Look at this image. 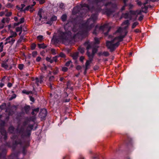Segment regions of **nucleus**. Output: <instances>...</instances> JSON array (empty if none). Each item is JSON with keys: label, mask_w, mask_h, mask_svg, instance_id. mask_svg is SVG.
Returning a JSON list of instances; mask_svg holds the SVG:
<instances>
[{"label": "nucleus", "mask_w": 159, "mask_h": 159, "mask_svg": "<svg viewBox=\"0 0 159 159\" xmlns=\"http://www.w3.org/2000/svg\"><path fill=\"white\" fill-rule=\"evenodd\" d=\"M91 58H90V59L89 60L87 61L85 63V72H86V70L89 68V65L92 62Z\"/></svg>", "instance_id": "9d476101"}, {"label": "nucleus", "mask_w": 159, "mask_h": 159, "mask_svg": "<svg viewBox=\"0 0 159 159\" xmlns=\"http://www.w3.org/2000/svg\"><path fill=\"white\" fill-rule=\"evenodd\" d=\"M54 78V77L53 76H52L51 77H50L49 78V80H52Z\"/></svg>", "instance_id": "69168bd1"}, {"label": "nucleus", "mask_w": 159, "mask_h": 159, "mask_svg": "<svg viewBox=\"0 0 159 159\" xmlns=\"http://www.w3.org/2000/svg\"><path fill=\"white\" fill-rule=\"evenodd\" d=\"M38 47L39 48H45L46 46L45 45L44 43L41 44H38Z\"/></svg>", "instance_id": "2eb2a0df"}, {"label": "nucleus", "mask_w": 159, "mask_h": 159, "mask_svg": "<svg viewBox=\"0 0 159 159\" xmlns=\"http://www.w3.org/2000/svg\"><path fill=\"white\" fill-rule=\"evenodd\" d=\"M14 20L16 21H17V20H18V18H17V17H14Z\"/></svg>", "instance_id": "0e129e2a"}, {"label": "nucleus", "mask_w": 159, "mask_h": 159, "mask_svg": "<svg viewBox=\"0 0 159 159\" xmlns=\"http://www.w3.org/2000/svg\"><path fill=\"white\" fill-rule=\"evenodd\" d=\"M24 39L23 37H20L19 39L18 40V42L20 43Z\"/></svg>", "instance_id": "79ce46f5"}, {"label": "nucleus", "mask_w": 159, "mask_h": 159, "mask_svg": "<svg viewBox=\"0 0 159 159\" xmlns=\"http://www.w3.org/2000/svg\"><path fill=\"white\" fill-rule=\"evenodd\" d=\"M129 25L128 20L124 21L122 24V26H124L123 27L124 28H119L114 34L113 39L110 41L107 42V46L111 51H113L119 46L120 42L122 41L126 36L127 34L126 29Z\"/></svg>", "instance_id": "f257e3e1"}, {"label": "nucleus", "mask_w": 159, "mask_h": 159, "mask_svg": "<svg viewBox=\"0 0 159 159\" xmlns=\"http://www.w3.org/2000/svg\"><path fill=\"white\" fill-rule=\"evenodd\" d=\"M22 30V28L20 27H17L16 29V31L17 32L20 31V33L19 34V35L21 34Z\"/></svg>", "instance_id": "a211bd4d"}, {"label": "nucleus", "mask_w": 159, "mask_h": 159, "mask_svg": "<svg viewBox=\"0 0 159 159\" xmlns=\"http://www.w3.org/2000/svg\"><path fill=\"white\" fill-rule=\"evenodd\" d=\"M4 85V84L2 83H1L0 84V87H2Z\"/></svg>", "instance_id": "e2e57ef3"}, {"label": "nucleus", "mask_w": 159, "mask_h": 159, "mask_svg": "<svg viewBox=\"0 0 159 159\" xmlns=\"http://www.w3.org/2000/svg\"><path fill=\"white\" fill-rule=\"evenodd\" d=\"M24 67V65L23 64H19V68L20 70H22Z\"/></svg>", "instance_id": "c9c22d12"}, {"label": "nucleus", "mask_w": 159, "mask_h": 159, "mask_svg": "<svg viewBox=\"0 0 159 159\" xmlns=\"http://www.w3.org/2000/svg\"><path fill=\"white\" fill-rule=\"evenodd\" d=\"M78 56V53H76L73 54L72 56V57L74 59H77Z\"/></svg>", "instance_id": "4be33fe9"}, {"label": "nucleus", "mask_w": 159, "mask_h": 159, "mask_svg": "<svg viewBox=\"0 0 159 159\" xmlns=\"http://www.w3.org/2000/svg\"><path fill=\"white\" fill-rule=\"evenodd\" d=\"M52 60H53V61H55L56 62L57 60V58L56 57H53V59Z\"/></svg>", "instance_id": "bf43d9fd"}, {"label": "nucleus", "mask_w": 159, "mask_h": 159, "mask_svg": "<svg viewBox=\"0 0 159 159\" xmlns=\"http://www.w3.org/2000/svg\"><path fill=\"white\" fill-rule=\"evenodd\" d=\"M57 20V17L56 16H53L50 18V20L47 21L46 24L49 25H51L53 22L56 21Z\"/></svg>", "instance_id": "20e7f679"}, {"label": "nucleus", "mask_w": 159, "mask_h": 159, "mask_svg": "<svg viewBox=\"0 0 159 159\" xmlns=\"http://www.w3.org/2000/svg\"><path fill=\"white\" fill-rule=\"evenodd\" d=\"M21 6V9L22 10L25 7V5L24 4H22Z\"/></svg>", "instance_id": "052dcab7"}, {"label": "nucleus", "mask_w": 159, "mask_h": 159, "mask_svg": "<svg viewBox=\"0 0 159 159\" xmlns=\"http://www.w3.org/2000/svg\"><path fill=\"white\" fill-rule=\"evenodd\" d=\"M81 69V67L80 66H76V69L78 70H80Z\"/></svg>", "instance_id": "09e8293b"}, {"label": "nucleus", "mask_w": 159, "mask_h": 159, "mask_svg": "<svg viewBox=\"0 0 159 159\" xmlns=\"http://www.w3.org/2000/svg\"><path fill=\"white\" fill-rule=\"evenodd\" d=\"M137 3L139 5H141V2H138Z\"/></svg>", "instance_id": "338daca9"}, {"label": "nucleus", "mask_w": 159, "mask_h": 159, "mask_svg": "<svg viewBox=\"0 0 159 159\" xmlns=\"http://www.w3.org/2000/svg\"><path fill=\"white\" fill-rule=\"evenodd\" d=\"M129 14L131 15H136V11H130L129 12Z\"/></svg>", "instance_id": "2f4dec72"}, {"label": "nucleus", "mask_w": 159, "mask_h": 159, "mask_svg": "<svg viewBox=\"0 0 159 159\" xmlns=\"http://www.w3.org/2000/svg\"><path fill=\"white\" fill-rule=\"evenodd\" d=\"M67 70H68V69L66 67H62V71H64V72H66V71H67Z\"/></svg>", "instance_id": "a19ab883"}, {"label": "nucleus", "mask_w": 159, "mask_h": 159, "mask_svg": "<svg viewBox=\"0 0 159 159\" xmlns=\"http://www.w3.org/2000/svg\"><path fill=\"white\" fill-rule=\"evenodd\" d=\"M79 51L81 53H83L84 52V49L82 48H80Z\"/></svg>", "instance_id": "72a5a7b5"}, {"label": "nucleus", "mask_w": 159, "mask_h": 159, "mask_svg": "<svg viewBox=\"0 0 159 159\" xmlns=\"http://www.w3.org/2000/svg\"><path fill=\"white\" fill-rule=\"evenodd\" d=\"M138 24V23L137 22H134L133 24L132 27L133 29Z\"/></svg>", "instance_id": "a878e982"}, {"label": "nucleus", "mask_w": 159, "mask_h": 159, "mask_svg": "<svg viewBox=\"0 0 159 159\" xmlns=\"http://www.w3.org/2000/svg\"><path fill=\"white\" fill-rule=\"evenodd\" d=\"M91 46L90 45H88L87 47V49L88 51L90 49V48H91Z\"/></svg>", "instance_id": "13d9d810"}, {"label": "nucleus", "mask_w": 159, "mask_h": 159, "mask_svg": "<svg viewBox=\"0 0 159 159\" xmlns=\"http://www.w3.org/2000/svg\"><path fill=\"white\" fill-rule=\"evenodd\" d=\"M11 12H7V11L5 13V16H9L11 15Z\"/></svg>", "instance_id": "c756f323"}, {"label": "nucleus", "mask_w": 159, "mask_h": 159, "mask_svg": "<svg viewBox=\"0 0 159 159\" xmlns=\"http://www.w3.org/2000/svg\"><path fill=\"white\" fill-rule=\"evenodd\" d=\"M97 49L95 48H93V49L92 50V54H90L88 51L87 52V55L88 57L90 58H92L93 57L94 54L96 52H97Z\"/></svg>", "instance_id": "1a4fd4ad"}, {"label": "nucleus", "mask_w": 159, "mask_h": 159, "mask_svg": "<svg viewBox=\"0 0 159 159\" xmlns=\"http://www.w3.org/2000/svg\"><path fill=\"white\" fill-rule=\"evenodd\" d=\"M39 1L40 4H42L44 3L45 2V1L44 0H39Z\"/></svg>", "instance_id": "a18cd8bd"}, {"label": "nucleus", "mask_w": 159, "mask_h": 159, "mask_svg": "<svg viewBox=\"0 0 159 159\" xmlns=\"http://www.w3.org/2000/svg\"><path fill=\"white\" fill-rule=\"evenodd\" d=\"M84 59V57H81L80 58V60L81 61H83Z\"/></svg>", "instance_id": "6e6d98bb"}, {"label": "nucleus", "mask_w": 159, "mask_h": 159, "mask_svg": "<svg viewBox=\"0 0 159 159\" xmlns=\"http://www.w3.org/2000/svg\"><path fill=\"white\" fill-rule=\"evenodd\" d=\"M46 69H47L46 66H45V65L44 64H43V66L41 68V70H42V71H43L44 70H46Z\"/></svg>", "instance_id": "7c9ffc66"}, {"label": "nucleus", "mask_w": 159, "mask_h": 159, "mask_svg": "<svg viewBox=\"0 0 159 159\" xmlns=\"http://www.w3.org/2000/svg\"><path fill=\"white\" fill-rule=\"evenodd\" d=\"M7 6L8 8H10L12 7L13 6V5L11 3H8L7 4Z\"/></svg>", "instance_id": "37998d69"}, {"label": "nucleus", "mask_w": 159, "mask_h": 159, "mask_svg": "<svg viewBox=\"0 0 159 159\" xmlns=\"http://www.w3.org/2000/svg\"><path fill=\"white\" fill-rule=\"evenodd\" d=\"M10 37H11L12 38H13L16 37L17 35V34L15 32H14L12 31H10Z\"/></svg>", "instance_id": "ddd939ff"}, {"label": "nucleus", "mask_w": 159, "mask_h": 159, "mask_svg": "<svg viewBox=\"0 0 159 159\" xmlns=\"http://www.w3.org/2000/svg\"><path fill=\"white\" fill-rule=\"evenodd\" d=\"M94 41L95 44H98L99 43V39L97 38H94Z\"/></svg>", "instance_id": "473e14b6"}, {"label": "nucleus", "mask_w": 159, "mask_h": 159, "mask_svg": "<svg viewBox=\"0 0 159 159\" xmlns=\"http://www.w3.org/2000/svg\"><path fill=\"white\" fill-rule=\"evenodd\" d=\"M64 7V5L63 3H61L60 5V7L61 8H62Z\"/></svg>", "instance_id": "603ef678"}, {"label": "nucleus", "mask_w": 159, "mask_h": 159, "mask_svg": "<svg viewBox=\"0 0 159 159\" xmlns=\"http://www.w3.org/2000/svg\"><path fill=\"white\" fill-rule=\"evenodd\" d=\"M37 39L39 41H41L43 39V36L42 35L39 36L37 37Z\"/></svg>", "instance_id": "c85d7f7f"}, {"label": "nucleus", "mask_w": 159, "mask_h": 159, "mask_svg": "<svg viewBox=\"0 0 159 159\" xmlns=\"http://www.w3.org/2000/svg\"><path fill=\"white\" fill-rule=\"evenodd\" d=\"M2 66L6 69H7L8 67V65L6 63H2Z\"/></svg>", "instance_id": "4468645a"}, {"label": "nucleus", "mask_w": 159, "mask_h": 159, "mask_svg": "<svg viewBox=\"0 0 159 159\" xmlns=\"http://www.w3.org/2000/svg\"><path fill=\"white\" fill-rule=\"evenodd\" d=\"M23 92L24 93H25L26 94H29L30 93H31L30 92H26L25 90H24L23 91Z\"/></svg>", "instance_id": "3c124183"}, {"label": "nucleus", "mask_w": 159, "mask_h": 159, "mask_svg": "<svg viewBox=\"0 0 159 159\" xmlns=\"http://www.w3.org/2000/svg\"><path fill=\"white\" fill-rule=\"evenodd\" d=\"M47 113V111L46 109H43L41 110L39 113V116L41 118L45 117Z\"/></svg>", "instance_id": "39448f33"}, {"label": "nucleus", "mask_w": 159, "mask_h": 159, "mask_svg": "<svg viewBox=\"0 0 159 159\" xmlns=\"http://www.w3.org/2000/svg\"><path fill=\"white\" fill-rule=\"evenodd\" d=\"M41 59V57H37L36 60L37 61H39Z\"/></svg>", "instance_id": "de8ad7c7"}, {"label": "nucleus", "mask_w": 159, "mask_h": 159, "mask_svg": "<svg viewBox=\"0 0 159 159\" xmlns=\"http://www.w3.org/2000/svg\"><path fill=\"white\" fill-rule=\"evenodd\" d=\"M46 60L47 61L50 62L51 63L53 62V60L52 59L50 58L47 57L46 58Z\"/></svg>", "instance_id": "5701e85b"}, {"label": "nucleus", "mask_w": 159, "mask_h": 159, "mask_svg": "<svg viewBox=\"0 0 159 159\" xmlns=\"http://www.w3.org/2000/svg\"><path fill=\"white\" fill-rule=\"evenodd\" d=\"M30 100L32 102H34V98L32 97H30Z\"/></svg>", "instance_id": "4d7b16f0"}, {"label": "nucleus", "mask_w": 159, "mask_h": 159, "mask_svg": "<svg viewBox=\"0 0 159 159\" xmlns=\"http://www.w3.org/2000/svg\"><path fill=\"white\" fill-rule=\"evenodd\" d=\"M102 55L105 56H108L109 55V53L107 52H104L102 53Z\"/></svg>", "instance_id": "e433bc0d"}, {"label": "nucleus", "mask_w": 159, "mask_h": 159, "mask_svg": "<svg viewBox=\"0 0 159 159\" xmlns=\"http://www.w3.org/2000/svg\"><path fill=\"white\" fill-rule=\"evenodd\" d=\"M3 43L2 42L0 43V52H2L3 51Z\"/></svg>", "instance_id": "412c9836"}, {"label": "nucleus", "mask_w": 159, "mask_h": 159, "mask_svg": "<svg viewBox=\"0 0 159 159\" xmlns=\"http://www.w3.org/2000/svg\"><path fill=\"white\" fill-rule=\"evenodd\" d=\"M25 110L26 112L29 111L30 109V107L29 106H27L24 107Z\"/></svg>", "instance_id": "dca6fc26"}, {"label": "nucleus", "mask_w": 159, "mask_h": 159, "mask_svg": "<svg viewBox=\"0 0 159 159\" xmlns=\"http://www.w3.org/2000/svg\"><path fill=\"white\" fill-rule=\"evenodd\" d=\"M83 7H86L88 8V9H89V8L88 5L86 4H84L83 5Z\"/></svg>", "instance_id": "8fccbe9b"}, {"label": "nucleus", "mask_w": 159, "mask_h": 159, "mask_svg": "<svg viewBox=\"0 0 159 159\" xmlns=\"http://www.w3.org/2000/svg\"><path fill=\"white\" fill-rule=\"evenodd\" d=\"M37 52H34L32 53V56L34 57H35L37 55Z\"/></svg>", "instance_id": "f704fd0d"}, {"label": "nucleus", "mask_w": 159, "mask_h": 159, "mask_svg": "<svg viewBox=\"0 0 159 159\" xmlns=\"http://www.w3.org/2000/svg\"><path fill=\"white\" fill-rule=\"evenodd\" d=\"M67 33H59L58 39L61 40L65 39L67 36Z\"/></svg>", "instance_id": "423d86ee"}, {"label": "nucleus", "mask_w": 159, "mask_h": 159, "mask_svg": "<svg viewBox=\"0 0 159 159\" xmlns=\"http://www.w3.org/2000/svg\"><path fill=\"white\" fill-rule=\"evenodd\" d=\"M97 16L96 15L92 16L91 18L89 19L86 23V25L88 26V29H90L93 26V24L97 19Z\"/></svg>", "instance_id": "f03ea898"}, {"label": "nucleus", "mask_w": 159, "mask_h": 159, "mask_svg": "<svg viewBox=\"0 0 159 159\" xmlns=\"http://www.w3.org/2000/svg\"><path fill=\"white\" fill-rule=\"evenodd\" d=\"M36 47V45L35 44H32L31 46V49L33 50L35 49V48Z\"/></svg>", "instance_id": "ea45409f"}, {"label": "nucleus", "mask_w": 159, "mask_h": 159, "mask_svg": "<svg viewBox=\"0 0 159 159\" xmlns=\"http://www.w3.org/2000/svg\"><path fill=\"white\" fill-rule=\"evenodd\" d=\"M8 21V18H3V19L1 21H2V22L3 23H5L6 22H7Z\"/></svg>", "instance_id": "cd10ccee"}, {"label": "nucleus", "mask_w": 159, "mask_h": 159, "mask_svg": "<svg viewBox=\"0 0 159 159\" xmlns=\"http://www.w3.org/2000/svg\"><path fill=\"white\" fill-rule=\"evenodd\" d=\"M24 21V19L23 18H21L20 19V22L19 23V24H21L23 23Z\"/></svg>", "instance_id": "4c0bfd02"}, {"label": "nucleus", "mask_w": 159, "mask_h": 159, "mask_svg": "<svg viewBox=\"0 0 159 159\" xmlns=\"http://www.w3.org/2000/svg\"><path fill=\"white\" fill-rule=\"evenodd\" d=\"M65 65L67 66H70V68L73 67V65L72 62L71 61H69L66 62L65 64Z\"/></svg>", "instance_id": "f8f14e48"}, {"label": "nucleus", "mask_w": 159, "mask_h": 159, "mask_svg": "<svg viewBox=\"0 0 159 159\" xmlns=\"http://www.w3.org/2000/svg\"><path fill=\"white\" fill-rule=\"evenodd\" d=\"M143 16H140L139 18V20H141L143 19Z\"/></svg>", "instance_id": "5fc2aeb1"}, {"label": "nucleus", "mask_w": 159, "mask_h": 159, "mask_svg": "<svg viewBox=\"0 0 159 159\" xmlns=\"http://www.w3.org/2000/svg\"><path fill=\"white\" fill-rule=\"evenodd\" d=\"M129 13H125L122 15V16L125 18H127L129 17Z\"/></svg>", "instance_id": "f3484780"}, {"label": "nucleus", "mask_w": 159, "mask_h": 159, "mask_svg": "<svg viewBox=\"0 0 159 159\" xmlns=\"http://www.w3.org/2000/svg\"><path fill=\"white\" fill-rule=\"evenodd\" d=\"M51 51L52 53H53V54H56V51L55 49H51Z\"/></svg>", "instance_id": "c03bdc74"}, {"label": "nucleus", "mask_w": 159, "mask_h": 159, "mask_svg": "<svg viewBox=\"0 0 159 159\" xmlns=\"http://www.w3.org/2000/svg\"><path fill=\"white\" fill-rule=\"evenodd\" d=\"M12 86V84L11 83H9L8 84H7V86L9 87H11Z\"/></svg>", "instance_id": "864d4df0"}, {"label": "nucleus", "mask_w": 159, "mask_h": 159, "mask_svg": "<svg viewBox=\"0 0 159 159\" xmlns=\"http://www.w3.org/2000/svg\"><path fill=\"white\" fill-rule=\"evenodd\" d=\"M110 29V28L109 27L108 25H106L100 27L99 28L100 30H102L103 31H107L108 32L109 31Z\"/></svg>", "instance_id": "0eeeda50"}, {"label": "nucleus", "mask_w": 159, "mask_h": 159, "mask_svg": "<svg viewBox=\"0 0 159 159\" xmlns=\"http://www.w3.org/2000/svg\"><path fill=\"white\" fill-rule=\"evenodd\" d=\"M66 17L67 16L66 15H63L62 16L61 19L62 21H65L66 20Z\"/></svg>", "instance_id": "6ab92c4d"}, {"label": "nucleus", "mask_w": 159, "mask_h": 159, "mask_svg": "<svg viewBox=\"0 0 159 159\" xmlns=\"http://www.w3.org/2000/svg\"><path fill=\"white\" fill-rule=\"evenodd\" d=\"M59 56L60 57H65V55L62 53H61L60 54Z\"/></svg>", "instance_id": "49530a36"}, {"label": "nucleus", "mask_w": 159, "mask_h": 159, "mask_svg": "<svg viewBox=\"0 0 159 159\" xmlns=\"http://www.w3.org/2000/svg\"><path fill=\"white\" fill-rule=\"evenodd\" d=\"M7 10H6L5 11H1L0 12V16H2L4 15H5V13L7 12Z\"/></svg>", "instance_id": "aec40b11"}, {"label": "nucleus", "mask_w": 159, "mask_h": 159, "mask_svg": "<svg viewBox=\"0 0 159 159\" xmlns=\"http://www.w3.org/2000/svg\"><path fill=\"white\" fill-rule=\"evenodd\" d=\"M1 132L2 134L3 135H4L5 136L4 137H5L6 136V131L4 130H1Z\"/></svg>", "instance_id": "b1692460"}, {"label": "nucleus", "mask_w": 159, "mask_h": 159, "mask_svg": "<svg viewBox=\"0 0 159 159\" xmlns=\"http://www.w3.org/2000/svg\"><path fill=\"white\" fill-rule=\"evenodd\" d=\"M43 77L42 76H40L39 78H36L34 80H33V81H35V83L38 86L39 83L41 84L42 82V79Z\"/></svg>", "instance_id": "6e6552de"}, {"label": "nucleus", "mask_w": 159, "mask_h": 159, "mask_svg": "<svg viewBox=\"0 0 159 159\" xmlns=\"http://www.w3.org/2000/svg\"><path fill=\"white\" fill-rule=\"evenodd\" d=\"M6 42L5 43V44H6L7 43H10L11 44H13L15 41V39L9 36L6 39Z\"/></svg>", "instance_id": "7ed1b4c3"}, {"label": "nucleus", "mask_w": 159, "mask_h": 159, "mask_svg": "<svg viewBox=\"0 0 159 159\" xmlns=\"http://www.w3.org/2000/svg\"><path fill=\"white\" fill-rule=\"evenodd\" d=\"M143 11L142 10H138L136 11V15H137L140 14Z\"/></svg>", "instance_id": "bb28decb"}, {"label": "nucleus", "mask_w": 159, "mask_h": 159, "mask_svg": "<svg viewBox=\"0 0 159 159\" xmlns=\"http://www.w3.org/2000/svg\"><path fill=\"white\" fill-rule=\"evenodd\" d=\"M38 15L39 16V17L40 18V20H41V19L42 18V16L41 15V11H39V12L38 13Z\"/></svg>", "instance_id": "58836bf2"}, {"label": "nucleus", "mask_w": 159, "mask_h": 159, "mask_svg": "<svg viewBox=\"0 0 159 159\" xmlns=\"http://www.w3.org/2000/svg\"><path fill=\"white\" fill-rule=\"evenodd\" d=\"M125 9V6H123L121 9L122 11L124 10Z\"/></svg>", "instance_id": "774afa93"}, {"label": "nucleus", "mask_w": 159, "mask_h": 159, "mask_svg": "<svg viewBox=\"0 0 159 159\" xmlns=\"http://www.w3.org/2000/svg\"><path fill=\"white\" fill-rule=\"evenodd\" d=\"M39 111V108H37L35 109H34L33 110V111L31 112V114L32 115H35Z\"/></svg>", "instance_id": "9b49d317"}, {"label": "nucleus", "mask_w": 159, "mask_h": 159, "mask_svg": "<svg viewBox=\"0 0 159 159\" xmlns=\"http://www.w3.org/2000/svg\"><path fill=\"white\" fill-rule=\"evenodd\" d=\"M34 4L31 6H29L26 7V9L25 10H28L30 8H31L35 4V2H34Z\"/></svg>", "instance_id": "393cba45"}, {"label": "nucleus", "mask_w": 159, "mask_h": 159, "mask_svg": "<svg viewBox=\"0 0 159 159\" xmlns=\"http://www.w3.org/2000/svg\"><path fill=\"white\" fill-rule=\"evenodd\" d=\"M129 7L130 8H132V7H133V6L131 4H130L129 5Z\"/></svg>", "instance_id": "680f3d73"}]
</instances>
